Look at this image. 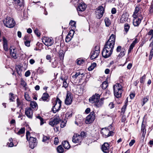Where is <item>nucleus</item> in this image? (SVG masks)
Returning <instances> with one entry per match:
<instances>
[{
  "instance_id": "1",
  "label": "nucleus",
  "mask_w": 153,
  "mask_h": 153,
  "mask_svg": "<svg viewBox=\"0 0 153 153\" xmlns=\"http://www.w3.org/2000/svg\"><path fill=\"white\" fill-rule=\"evenodd\" d=\"M114 128L112 125L109 126L108 128H102L101 131V133L104 137L106 138L110 136L113 135Z\"/></svg>"
},
{
  "instance_id": "2",
  "label": "nucleus",
  "mask_w": 153,
  "mask_h": 153,
  "mask_svg": "<svg viewBox=\"0 0 153 153\" xmlns=\"http://www.w3.org/2000/svg\"><path fill=\"white\" fill-rule=\"evenodd\" d=\"M115 96L119 98L121 97L123 91L122 85L119 83L115 84L113 87Z\"/></svg>"
},
{
  "instance_id": "3",
  "label": "nucleus",
  "mask_w": 153,
  "mask_h": 153,
  "mask_svg": "<svg viewBox=\"0 0 153 153\" xmlns=\"http://www.w3.org/2000/svg\"><path fill=\"white\" fill-rule=\"evenodd\" d=\"M61 101L57 97L53 104V105L52 108L53 113H55L60 110L61 105Z\"/></svg>"
},
{
  "instance_id": "4",
  "label": "nucleus",
  "mask_w": 153,
  "mask_h": 153,
  "mask_svg": "<svg viewBox=\"0 0 153 153\" xmlns=\"http://www.w3.org/2000/svg\"><path fill=\"white\" fill-rule=\"evenodd\" d=\"M6 20V22L4 24L6 27L11 28L15 26V22L13 18L10 17H7Z\"/></svg>"
},
{
  "instance_id": "5",
  "label": "nucleus",
  "mask_w": 153,
  "mask_h": 153,
  "mask_svg": "<svg viewBox=\"0 0 153 153\" xmlns=\"http://www.w3.org/2000/svg\"><path fill=\"white\" fill-rule=\"evenodd\" d=\"M42 40L43 43L47 46H51L54 42L53 40L51 38L44 37L42 39Z\"/></svg>"
},
{
  "instance_id": "6",
  "label": "nucleus",
  "mask_w": 153,
  "mask_h": 153,
  "mask_svg": "<svg viewBox=\"0 0 153 153\" xmlns=\"http://www.w3.org/2000/svg\"><path fill=\"white\" fill-rule=\"evenodd\" d=\"M95 118V113L94 111L91 112L87 117L85 122L87 124H89L94 120Z\"/></svg>"
},
{
  "instance_id": "7",
  "label": "nucleus",
  "mask_w": 153,
  "mask_h": 153,
  "mask_svg": "<svg viewBox=\"0 0 153 153\" xmlns=\"http://www.w3.org/2000/svg\"><path fill=\"white\" fill-rule=\"evenodd\" d=\"M29 143L30 147L33 149L36 146L37 144V139L36 138L30 137L29 138Z\"/></svg>"
},
{
  "instance_id": "8",
  "label": "nucleus",
  "mask_w": 153,
  "mask_h": 153,
  "mask_svg": "<svg viewBox=\"0 0 153 153\" xmlns=\"http://www.w3.org/2000/svg\"><path fill=\"white\" fill-rule=\"evenodd\" d=\"M72 99L71 94L70 92L68 91L65 100V104L67 105H70L72 102Z\"/></svg>"
},
{
  "instance_id": "9",
  "label": "nucleus",
  "mask_w": 153,
  "mask_h": 153,
  "mask_svg": "<svg viewBox=\"0 0 153 153\" xmlns=\"http://www.w3.org/2000/svg\"><path fill=\"white\" fill-rule=\"evenodd\" d=\"M82 140L81 136H79V134H74L72 138V142L75 143H80Z\"/></svg>"
},
{
  "instance_id": "10",
  "label": "nucleus",
  "mask_w": 153,
  "mask_h": 153,
  "mask_svg": "<svg viewBox=\"0 0 153 153\" xmlns=\"http://www.w3.org/2000/svg\"><path fill=\"white\" fill-rule=\"evenodd\" d=\"M100 95L97 94H95V95H93L92 97L89 99V101L92 103H95L98 101L100 99Z\"/></svg>"
},
{
  "instance_id": "11",
  "label": "nucleus",
  "mask_w": 153,
  "mask_h": 153,
  "mask_svg": "<svg viewBox=\"0 0 153 153\" xmlns=\"http://www.w3.org/2000/svg\"><path fill=\"white\" fill-rule=\"evenodd\" d=\"M101 149L102 151L105 153H108L111 151L109 145L107 143H105L102 145Z\"/></svg>"
},
{
  "instance_id": "12",
  "label": "nucleus",
  "mask_w": 153,
  "mask_h": 153,
  "mask_svg": "<svg viewBox=\"0 0 153 153\" xmlns=\"http://www.w3.org/2000/svg\"><path fill=\"white\" fill-rule=\"evenodd\" d=\"M112 52V51L103 48L102 52V55L104 58H106L109 57L111 56Z\"/></svg>"
},
{
  "instance_id": "13",
  "label": "nucleus",
  "mask_w": 153,
  "mask_h": 153,
  "mask_svg": "<svg viewBox=\"0 0 153 153\" xmlns=\"http://www.w3.org/2000/svg\"><path fill=\"white\" fill-rule=\"evenodd\" d=\"M83 119L80 115H78L76 117L75 123L76 125L79 126H81L83 123Z\"/></svg>"
},
{
  "instance_id": "14",
  "label": "nucleus",
  "mask_w": 153,
  "mask_h": 153,
  "mask_svg": "<svg viewBox=\"0 0 153 153\" xmlns=\"http://www.w3.org/2000/svg\"><path fill=\"white\" fill-rule=\"evenodd\" d=\"M25 114L30 119H32L33 117V111L30 108H26L25 111Z\"/></svg>"
},
{
  "instance_id": "15",
  "label": "nucleus",
  "mask_w": 153,
  "mask_h": 153,
  "mask_svg": "<svg viewBox=\"0 0 153 153\" xmlns=\"http://www.w3.org/2000/svg\"><path fill=\"white\" fill-rule=\"evenodd\" d=\"M143 13L141 11V10H135L133 15V18H142V19Z\"/></svg>"
},
{
  "instance_id": "16",
  "label": "nucleus",
  "mask_w": 153,
  "mask_h": 153,
  "mask_svg": "<svg viewBox=\"0 0 153 153\" xmlns=\"http://www.w3.org/2000/svg\"><path fill=\"white\" fill-rule=\"evenodd\" d=\"M105 10H96L95 14L96 17L98 19H100L102 18L104 13Z\"/></svg>"
},
{
  "instance_id": "17",
  "label": "nucleus",
  "mask_w": 153,
  "mask_h": 153,
  "mask_svg": "<svg viewBox=\"0 0 153 153\" xmlns=\"http://www.w3.org/2000/svg\"><path fill=\"white\" fill-rule=\"evenodd\" d=\"M10 54L11 56L14 59L17 58L16 50L15 48H13L11 47L10 49Z\"/></svg>"
},
{
  "instance_id": "18",
  "label": "nucleus",
  "mask_w": 153,
  "mask_h": 153,
  "mask_svg": "<svg viewBox=\"0 0 153 153\" xmlns=\"http://www.w3.org/2000/svg\"><path fill=\"white\" fill-rule=\"evenodd\" d=\"M142 18L140 17V18H133V23L134 25L135 26H138L140 23Z\"/></svg>"
},
{
  "instance_id": "19",
  "label": "nucleus",
  "mask_w": 153,
  "mask_h": 153,
  "mask_svg": "<svg viewBox=\"0 0 153 153\" xmlns=\"http://www.w3.org/2000/svg\"><path fill=\"white\" fill-rule=\"evenodd\" d=\"M109 42H107L104 47V48H106L108 50H110L111 51H113V49L114 47V45L109 43Z\"/></svg>"
},
{
  "instance_id": "20",
  "label": "nucleus",
  "mask_w": 153,
  "mask_h": 153,
  "mask_svg": "<svg viewBox=\"0 0 153 153\" xmlns=\"http://www.w3.org/2000/svg\"><path fill=\"white\" fill-rule=\"evenodd\" d=\"M98 52L97 51L96 52L92 50L90 53V58L91 59H94L97 58L99 56Z\"/></svg>"
},
{
  "instance_id": "21",
  "label": "nucleus",
  "mask_w": 153,
  "mask_h": 153,
  "mask_svg": "<svg viewBox=\"0 0 153 153\" xmlns=\"http://www.w3.org/2000/svg\"><path fill=\"white\" fill-rule=\"evenodd\" d=\"M61 121L60 119L54 118L52 121H51L49 123V124L52 126L58 124L60 121Z\"/></svg>"
},
{
  "instance_id": "22",
  "label": "nucleus",
  "mask_w": 153,
  "mask_h": 153,
  "mask_svg": "<svg viewBox=\"0 0 153 153\" xmlns=\"http://www.w3.org/2000/svg\"><path fill=\"white\" fill-rule=\"evenodd\" d=\"M116 36L113 34H112L110 37L109 39L107 42H109L110 44L114 45Z\"/></svg>"
},
{
  "instance_id": "23",
  "label": "nucleus",
  "mask_w": 153,
  "mask_h": 153,
  "mask_svg": "<svg viewBox=\"0 0 153 153\" xmlns=\"http://www.w3.org/2000/svg\"><path fill=\"white\" fill-rule=\"evenodd\" d=\"M77 7L79 10H85L87 7V5L83 2H81L78 4Z\"/></svg>"
},
{
  "instance_id": "24",
  "label": "nucleus",
  "mask_w": 153,
  "mask_h": 153,
  "mask_svg": "<svg viewBox=\"0 0 153 153\" xmlns=\"http://www.w3.org/2000/svg\"><path fill=\"white\" fill-rule=\"evenodd\" d=\"M3 41L4 49L5 51H8V48L7 46V41L4 37H3Z\"/></svg>"
},
{
  "instance_id": "25",
  "label": "nucleus",
  "mask_w": 153,
  "mask_h": 153,
  "mask_svg": "<svg viewBox=\"0 0 153 153\" xmlns=\"http://www.w3.org/2000/svg\"><path fill=\"white\" fill-rule=\"evenodd\" d=\"M104 98H102L100 100H98V101L96 102L95 105L97 107H101L103 104V100Z\"/></svg>"
},
{
  "instance_id": "26",
  "label": "nucleus",
  "mask_w": 153,
  "mask_h": 153,
  "mask_svg": "<svg viewBox=\"0 0 153 153\" xmlns=\"http://www.w3.org/2000/svg\"><path fill=\"white\" fill-rule=\"evenodd\" d=\"M137 42V39H134V40L133 41V42L131 44V45L130 46L128 50V53H130L131 52V50L133 49L135 45Z\"/></svg>"
},
{
  "instance_id": "27",
  "label": "nucleus",
  "mask_w": 153,
  "mask_h": 153,
  "mask_svg": "<svg viewBox=\"0 0 153 153\" xmlns=\"http://www.w3.org/2000/svg\"><path fill=\"white\" fill-rule=\"evenodd\" d=\"M137 42V39H134V40L133 41V42L131 44V45L130 46L128 50V53H130L131 52V50L133 49L135 45Z\"/></svg>"
},
{
  "instance_id": "28",
  "label": "nucleus",
  "mask_w": 153,
  "mask_h": 153,
  "mask_svg": "<svg viewBox=\"0 0 153 153\" xmlns=\"http://www.w3.org/2000/svg\"><path fill=\"white\" fill-rule=\"evenodd\" d=\"M49 95L47 93H44L42 96V99L43 101L48 102L49 101Z\"/></svg>"
},
{
  "instance_id": "29",
  "label": "nucleus",
  "mask_w": 153,
  "mask_h": 153,
  "mask_svg": "<svg viewBox=\"0 0 153 153\" xmlns=\"http://www.w3.org/2000/svg\"><path fill=\"white\" fill-rule=\"evenodd\" d=\"M62 144L64 147L66 149H68L70 147V146L69 142L66 141H64L62 142Z\"/></svg>"
},
{
  "instance_id": "30",
  "label": "nucleus",
  "mask_w": 153,
  "mask_h": 153,
  "mask_svg": "<svg viewBox=\"0 0 153 153\" xmlns=\"http://www.w3.org/2000/svg\"><path fill=\"white\" fill-rule=\"evenodd\" d=\"M50 137L43 135L42 141L45 143H48L50 141Z\"/></svg>"
},
{
  "instance_id": "31",
  "label": "nucleus",
  "mask_w": 153,
  "mask_h": 153,
  "mask_svg": "<svg viewBox=\"0 0 153 153\" xmlns=\"http://www.w3.org/2000/svg\"><path fill=\"white\" fill-rule=\"evenodd\" d=\"M65 52L62 50H60L59 52V56L60 60L62 61L63 60Z\"/></svg>"
},
{
  "instance_id": "32",
  "label": "nucleus",
  "mask_w": 153,
  "mask_h": 153,
  "mask_svg": "<svg viewBox=\"0 0 153 153\" xmlns=\"http://www.w3.org/2000/svg\"><path fill=\"white\" fill-rule=\"evenodd\" d=\"M30 105L34 109H37V104L35 101H31Z\"/></svg>"
},
{
  "instance_id": "33",
  "label": "nucleus",
  "mask_w": 153,
  "mask_h": 153,
  "mask_svg": "<svg viewBox=\"0 0 153 153\" xmlns=\"http://www.w3.org/2000/svg\"><path fill=\"white\" fill-rule=\"evenodd\" d=\"M144 9H145V6L143 4H137L135 8V10H141Z\"/></svg>"
},
{
  "instance_id": "34",
  "label": "nucleus",
  "mask_w": 153,
  "mask_h": 153,
  "mask_svg": "<svg viewBox=\"0 0 153 153\" xmlns=\"http://www.w3.org/2000/svg\"><path fill=\"white\" fill-rule=\"evenodd\" d=\"M69 25L71 26L73 29H74L76 28V22L74 21L71 20L69 22Z\"/></svg>"
},
{
  "instance_id": "35",
  "label": "nucleus",
  "mask_w": 153,
  "mask_h": 153,
  "mask_svg": "<svg viewBox=\"0 0 153 153\" xmlns=\"http://www.w3.org/2000/svg\"><path fill=\"white\" fill-rule=\"evenodd\" d=\"M57 150L58 152L59 153H62L64 152V149L61 145L58 146Z\"/></svg>"
},
{
  "instance_id": "36",
  "label": "nucleus",
  "mask_w": 153,
  "mask_h": 153,
  "mask_svg": "<svg viewBox=\"0 0 153 153\" xmlns=\"http://www.w3.org/2000/svg\"><path fill=\"white\" fill-rule=\"evenodd\" d=\"M127 18L126 17L125 15H122L120 19V21L121 23H124L127 20Z\"/></svg>"
},
{
  "instance_id": "37",
  "label": "nucleus",
  "mask_w": 153,
  "mask_h": 153,
  "mask_svg": "<svg viewBox=\"0 0 153 153\" xmlns=\"http://www.w3.org/2000/svg\"><path fill=\"white\" fill-rule=\"evenodd\" d=\"M83 75V73H81L80 71H78L77 72L75 75L73 76L72 77L75 79H76L79 76Z\"/></svg>"
},
{
  "instance_id": "38",
  "label": "nucleus",
  "mask_w": 153,
  "mask_h": 153,
  "mask_svg": "<svg viewBox=\"0 0 153 153\" xmlns=\"http://www.w3.org/2000/svg\"><path fill=\"white\" fill-rule=\"evenodd\" d=\"M108 86V82L107 81H104L101 85V87L103 89H105L107 88Z\"/></svg>"
},
{
  "instance_id": "39",
  "label": "nucleus",
  "mask_w": 153,
  "mask_h": 153,
  "mask_svg": "<svg viewBox=\"0 0 153 153\" xmlns=\"http://www.w3.org/2000/svg\"><path fill=\"white\" fill-rule=\"evenodd\" d=\"M130 25L128 23H126L125 24L124 30L126 32V33H127V32L128 31V30L130 28Z\"/></svg>"
},
{
  "instance_id": "40",
  "label": "nucleus",
  "mask_w": 153,
  "mask_h": 153,
  "mask_svg": "<svg viewBox=\"0 0 153 153\" xmlns=\"http://www.w3.org/2000/svg\"><path fill=\"white\" fill-rule=\"evenodd\" d=\"M21 85L23 87L25 90H27V83L23 79H22L21 81Z\"/></svg>"
},
{
  "instance_id": "41",
  "label": "nucleus",
  "mask_w": 153,
  "mask_h": 153,
  "mask_svg": "<svg viewBox=\"0 0 153 153\" xmlns=\"http://www.w3.org/2000/svg\"><path fill=\"white\" fill-rule=\"evenodd\" d=\"M36 117L40 120V125H42L44 123L43 119L40 116L38 115L36 116Z\"/></svg>"
},
{
  "instance_id": "42",
  "label": "nucleus",
  "mask_w": 153,
  "mask_h": 153,
  "mask_svg": "<svg viewBox=\"0 0 153 153\" xmlns=\"http://www.w3.org/2000/svg\"><path fill=\"white\" fill-rule=\"evenodd\" d=\"M104 21L105 25L107 27H108L110 25L111 22L108 18H105V19Z\"/></svg>"
},
{
  "instance_id": "43",
  "label": "nucleus",
  "mask_w": 153,
  "mask_h": 153,
  "mask_svg": "<svg viewBox=\"0 0 153 153\" xmlns=\"http://www.w3.org/2000/svg\"><path fill=\"white\" fill-rule=\"evenodd\" d=\"M147 35L148 36H151L149 40V41H150L151 40V39L153 38V30L151 29L147 33Z\"/></svg>"
},
{
  "instance_id": "44",
  "label": "nucleus",
  "mask_w": 153,
  "mask_h": 153,
  "mask_svg": "<svg viewBox=\"0 0 153 153\" xmlns=\"http://www.w3.org/2000/svg\"><path fill=\"white\" fill-rule=\"evenodd\" d=\"M25 128L24 127L22 128L17 133V134L19 135L25 133Z\"/></svg>"
},
{
  "instance_id": "45",
  "label": "nucleus",
  "mask_w": 153,
  "mask_h": 153,
  "mask_svg": "<svg viewBox=\"0 0 153 153\" xmlns=\"http://www.w3.org/2000/svg\"><path fill=\"white\" fill-rule=\"evenodd\" d=\"M97 64L95 63H93L91 64V65L88 68V69L89 71L93 70L96 67Z\"/></svg>"
},
{
  "instance_id": "46",
  "label": "nucleus",
  "mask_w": 153,
  "mask_h": 153,
  "mask_svg": "<svg viewBox=\"0 0 153 153\" xmlns=\"http://www.w3.org/2000/svg\"><path fill=\"white\" fill-rule=\"evenodd\" d=\"M85 10H77V12L79 16H83L85 15Z\"/></svg>"
},
{
  "instance_id": "47",
  "label": "nucleus",
  "mask_w": 153,
  "mask_h": 153,
  "mask_svg": "<svg viewBox=\"0 0 153 153\" xmlns=\"http://www.w3.org/2000/svg\"><path fill=\"white\" fill-rule=\"evenodd\" d=\"M72 38L71 36L70 35V34L68 33L66 37L65 41L67 42H69L71 40Z\"/></svg>"
},
{
  "instance_id": "48",
  "label": "nucleus",
  "mask_w": 153,
  "mask_h": 153,
  "mask_svg": "<svg viewBox=\"0 0 153 153\" xmlns=\"http://www.w3.org/2000/svg\"><path fill=\"white\" fill-rule=\"evenodd\" d=\"M9 100L10 101H13V100L15 99V97L14 96V94L12 93L9 94Z\"/></svg>"
},
{
  "instance_id": "49",
  "label": "nucleus",
  "mask_w": 153,
  "mask_h": 153,
  "mask_svg": "<svg viewBox=\"0 0 153 153\" xmlns=\"http://www.w3.org/2000/svg\"><path fill=\"white\" fill-rule=\"evenodd\" d=\"M141 133H142V136L141 138L143 139H144V138L145 137V136L146 132V130H141Z\"/></svg>"
},
{
  "instance_id": "50",
  "label": "nucleus",
  "mask_w": 153,
  "mask_h": 153,
  "mask_svg": "<svg viewBox=\"0 0 153 153\" xmlns=\"http://www.w3.org/2000/svg\"><path fill=\"white\" fill-rule=\"evenodd\" d=\"M16 71L18 74L19 75L21 76L22 74H21V70L19 66L16 67Z\"/></svg>"
},
{
  "instance_id": "51",
  "label": "nucleus",
  "mask_w": 153,
  "mask_h": 153,
  "mask_svg": "<svg viewBox=\"0 0 153 153\" xmlns=\"http://www.w3.org/2000/svg\"><path fill=\"white\" fill-rule=\"evenodd\" d=\"M126 106L127 105H125L123 106L121 109V113L122 114H124V113L125 111L126 108Z\"/></svg>"
},
{
  "instance_id": "52",
  "label": "nucleus",
  "mask_w": 153,
  "mask_h": 153,
  "mask_svg": "<svg viewBox=\"0 0 153 153\" xmlns=\"http://www.w3.org/2000/svg\"><path fill=\"white\" fill-rule=\"evenodd\" d=\"M25 97L27 100L28 101H30V98L28 94L26 92L25 93Z\"/></svg>"
},
{
  "instance_id": "53",
  "label": "nucleus",
  "mask_w": 153,
  "mask_h": 153,
  "mask_svg": "<svg viewBox=\"0 0 153 153\" xmlns=\"http://www.w3.org/2000/svg\"><path fill=\"white\" fill-rule=\"evenodd\" d=\"M27 10H24L23 11V17L24 19H25L27 17Z\"/></svg>"
},
{
  "instance_id": "54",
  "label": "nucleus",
  "mask_w": 153,
  "mask_h": 153,
  "mask_svg": "<svg viewBox=\"0 0 153 153\" xmlns=\"http://www.w3.org/2000/svg\"><path fill=\"white\" fill-rule=\"evenodd\" d=\"M125 54V52L124 51H121L120 54L118 55V56L119 58H121L123 57Z\"/></svg>"
},
{
  "instance_id": "55",
  "label": "nucleus",
  "mask_w": 153,
  "mask_h": 153,
  "mask_svg": "<svg viewBox=\"0 0 153 153\" xmlns=\"http://www.w3.org/2000/svg\"><path fill=\"white\" fill-rule=\"evenodd\" d=\"M149 100V97H146L143 98V105L146 102H147Z\"/></svg>"
},
{
  "instance_id": "56",
  "label": "nucleus",
  "mask_w": 153,
  "mask_h": 153,
  "mask_svg": "<svg viewBox=\"0 0 153 153\" xmlns=\"http://www.w3.org/2000/svg\"><path fill=\"white\" fill-rule=\"evenodd\" d=\"M57 62L56 61H55L52 63L51 66L53 68H55L57 66Z\"/></svg>"
},
{
  "instance_id": "57",
  "label": "nucleus",
  "mask_w": 153,
  "mask_h": 153,
  "mask_svg": "<svg viewBox=\"0 0 153 153\" xmlns=\"http://www.w3.org/2000/svg\"><path fill=\"white\" fill-rule=\"evenodd\" d=\"M105 4H102L101 6L98 7L97 10H104L105 8Z\"/></svg>"
},
{
  "instance_id": "58",
  "label": "nucleus",
  "mask_w": 153,
  "mask_h": 153,
  "mask_svg": "<svg viewBox=\"0 0 153 153\" xmlns=\"http://www.w3.org/2000/svg\"><path fill=\"white\" fill-rule=\"evenodd\" d=\"M84 60L82 59H77L76 63L78 65H80L84 62Z\"/></svg>"
},
{
  "instance_id": "59",
  "label": "nucleus",
  "mask_w": 153,
  "mask_h": 153,
  "mask_svg": "<svg viewBox=\"0 0 153 153\" xmlns=\"http://www.w3.org/2000/svg\"><path fill=\"white\" fill-rule=\"evenodd\" d=\"M34 32L37 36L39 37L40 36V33H39V31L38 29H36L35 30H34Z\"/></svg>"
},
{
  "instance_id": "60",
  "label": "nucleus",
  "mask_w": 153,
  "mask_h": 153,
  "mask_svg": "<svg viewBox=\"0 0 153 153\" xmlns=\"http://www.w3.org/2000/svg\"><path fill=\"white\" fill-rule=\"evenodd\" d=\"M79 136L81 137L82 139V140L83 138H84L86 136L85 133L84 132H82L81 133L80 135H79Z\"/></svg>"
},
{
  "instance_id": "61",
  "label": "nucleus",
  "mask_w": 153,
  "mask_h": 153,
  "mask_svg": "<svg viewBox=\"0 0 153 153\" xmlns=\"http://www.w3.org/2000/svg\"><path fill=\"white\" fill-rule=\"evenodd\" d=\"M93 51H94L95 52H96L97 51H98V53L99 54L100 52V47L99 46H96L95 47V48L94 49H93Z\"/></svg>"
},
{
  "instance_id": "62",
  "label": "nucleus",
  "mask_w": 153,
  "mask_h": 153,
  "mask_svg": "<svg viewBox=\"0 0 153 153\" xmlns=\"http://www.w3.org/2000/svg\"><path fill=\"white\" fill-rule=\"evenodd\" d=\"M68 84L66 80H65L63 82V87L65 88H66L68 86Z\"/></svg>"
},
{
  "instance_id": "63",
  "label": "nucleus",
  "mask_w": 153,
  "mask_h": 153,
  "mask_svg": "<svg viewBox=\"0 0 153 153\" xmlns=\"http://www.w3.org/2000/svg\"><path fill=\"white\" fill-rule=\"evenodd\" d=\"M17 106L18 107H19L21 106L22 105V102H21L19 100L18 98L17 99Z\"/></svg>"
},
{
  "instance_id": "64",
  "label": "nucleus",
  "mask_w": 153,
  "mask_h": 153,
  "mask_svg": "<svg viewBox=\"0 0 153 153\" xmlns=\"http://www.w3.org/2000/svg\"><path fill=\"white\" fill-rule=\"evenodd\" d=\"M145 78V75L143 76L142 77L140 78V82L141 83H143Z\"/></svg>"
}]
</instances>
